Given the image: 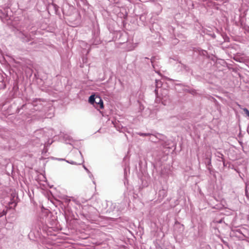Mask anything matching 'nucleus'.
Listing matches in <instances>:
<instances>
[{
    "mask_svg": "<svg viewBox=\"0 0 249 249\" xmlns=\"http://www.w3.org/2000/svg\"><path fill=\"white\" fill-rule=\"evenodd\" d=\"M94 107L98 109L104 108V103L102 99L98 96H96V100Z\"/></svg>",
    "mask_w": 249,
    "mask_h": 249,
    "instance_id": "obj_1",
    "label": "nucleus"
},
{
    "mask_svg": "<svg viewBox=\"0 0 249 249\" xmlns=\"http://www.w3.org/2000/svg\"><path fill=\"white\" fill-rule=\"evenodd\" d=\"M95 100H96V97L95 96V95H91L89 98V102L90 104L94 105Z\"/></svg>",
    "mask_w": 249,
    "mask_h": 249,
    "instance_id": "obj_2",
    "label": "nucleus"
},
{
    "mask_svg": "<svg viewBox=\"0 0 249 249\" xmlns=\"http://www.w3.org/2000/svg\"><path fill=\"white\" fill-rule=\"evenodd\" d=\"M139 135L141 136H148L150 135L151 134L149 133H139Z\"/></svg>",
    "mask_w": 249,
    "mask_h": 249,
    "instance_id": "obj_3",
    "label": "nucleus"
}]
</instances>
